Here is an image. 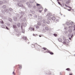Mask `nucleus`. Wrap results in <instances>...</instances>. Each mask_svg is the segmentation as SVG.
<instances>
[{"label": "nucleus", "mask_w": 75, "mask_h": 75, "mask_svg": "<svg viewBox=\"0 0 75 75\" xmlns=\"http://www.w3.org/2000/svg\"><path fill=\"white\" fill-rule=\"evenodd\" d=\"M63 43L64 44H66V42L65 41H64L63 42Z\"/></svg>", "instance_id": "52"}, {"label": "nucleus", "mask_w": 75, "mask_h": 75, "mask_svg": "<svg viewBox=\"0 0 75 75\" xmlns=\"http://www.w3.org/2000/svg\"><path fill=\"white\" fill-rule=\"evenodd\" d=\"M22 25H23V26L24 27H25L27 26V23H22Z\"/></svg>", "instance_id": "5"}, {"label": "nucleus", "mask_w": 75, "mask_h": 75, "mask_svg": "<svg viewBox=\"0 0 75 75\" xmlns=\"http://www.w3.org/2000/svg\"><path fill=\"white\" fill-rule=\"evenodd\" d=\"M66 24L67 25H70V23L68 22H67L66 23Z\"/></svg>", "instance_id": "23"}, {"label": "nucleus", "mask_w": 75, "mask_h": 75, "mask_svg": "<svg viewBox=\"0 0 75 75\" xmlns=\"http://www.w3.org/2000/svg\"><path fill=\"white\" fill-rule=\"evenodd\" d=\"M23 25H22V23H21V30H23Z\"/></svg>", "instance_id": "40"}, {"label": "nucleus", "mask_w": 75, "mask_h": 75, "mask_svg": "<svg viewBox=\"0 0 75 75\" xmlns=\"http://www.w3.org/2000/svg\"><path fill=\"white\" fill-rule=\"evenodd\" d=\"M17 26L18 27H20V26H21V23H18L17 24Z\"/></svg>", "instance_id": "9"}, {"label": "nucleus", "mask_w": 75, "mask_h": 75, "mask_svg": "<svg viewBox=\"0 0 75 75\" xmlns=\"http://www.w3.org/2000/svg\"><path fill=\"white\" fill-rule=\"evenodd\" d=\"M33 2H34V1H30V3H33Z\"/></svg>", "instance_id": "51"}, {"label": "nucleus", "mask_w": 75, "mask_h": 75, "mask_svg": "<svg viewBox=\"0 0 75 75\" xmlns=\"http://www.w3.org/2000/svg\"><path fill=\"white\" fill-rule=\"evenodd\" d=\"M13 74H14V75H16V73H14V71H13Z\"/></svg>", "instance_id": "56"}, {"label": "nucleus", "mask_w": 75, "mask_h": 75, "mask_svg": "<svg viewBox=\"0 0 75 75\" xmlns=\"http://www.w3.org/2000/svg\"><path fill=\"white\" fill-rule=\"evenodd\" d=\"M22 20H23V21H26V18H22Z\"/></svg>", "instance_id": "20"}, {"label": "nucleus", "mask_w": 75, "mask_h": 75, "mask_svg": "<svg viewBox=\"0 0 75 75\" xmlns=\"http://www.w3.org/2000/svg\"><path fill=\"white\" fill-rule=\"evenodd\" d=\"M38 25H41V23L38 22Z\"/></svg>", "instance_id": "38"}, {"label": "nucleus", "mask_w": 75, "mask_h": 75, "mask_svg": "<svg viewBox=\"0 0 75 75\" xmlns=\"http://www.w3.org/2000/svg\"><path fill=\"white\" fill-rule=\"evenodd\" d=\"M69 75H72V74H69Z\"/></svg>", "instance_id": "64"}, {"label": "nucleus", "mask_w": 75, "mask_h": 75, "mask_svg": "<svg viewBox=\"0 0 75 75\" xmlns=\"http://www.w3.org/2000/svg\"><path fill=\"white\" fill-rule=\"evenodd\" d=\"M1 27L2 28H5V27H6V25H2L1 26Z\"/></svg>", "instance_id": "15"}, {"label": "nucleus", "mask_w": 75, "mask_h": 75, "mask_svg": "<svg viewBox=\"0 0 75 75\" xmlns=\"http://www.w3.org/2000/svg\"><path fill=\"white\" fill-rule=\"evenodd\" d=\"M46 23H47V24H49L50 23V21L48 20V21H47Z\"/></svg>", "instance_id": "34"}, {"label": "nucleus", "mask_w": 75, "mask_h": 75, "mask_svg": "<svg viewBox=\"0 0 75 75\" xmlns=\"http://www.w3.org/2000/svg\"><path fill=\"white\" fill-rule=\"evenodd\" d=\"M70 9H68L67 10H68V11H71V10Z\"/></svg>", "instance_id": "55"}, {"label": "nucleus", "mask_w": 75, "mask_h": 75, "mask_svg": "<svg viewBox=\"0 0 75 75\" xmlns=\"http://www.w3.org/2000/svg\"><path fill=\"white\" fill-rule=\"evenodd\" d=\"M74 29H73V31H74V33L75 34V25H74Z\"/></svg>", "instance_id": "25"}, {"label": "nucleus", "mask_w": 75, "mask_h": 75, "mask_svg": "<svg viewBox=\"0 0 75 75\" xmlns=\"http://www.w3.org/2000/svg\"><path fill=\"white\" fill-rule=\"evenodd\" d=\"M47 51H46V52H45V53L46 52H47V53H49V54H50L51 55H53L54 54V53L51 52H50V51L48 50L47 49Z\"/></svg>", "instance_id": "3"}, {"label": "nucleus", "mask_w": 75, "mask_h": 75, "mask_svg": "<svg viewBox=\"0 0 75 75\" xmlns=\"http://www.w3.org/2000/svg\"><path fill=\"white\" fill-rule=\"evenodd\" d=\"M58 40L59 42H62V40L61 38H58Z\"/></svg>", "instance_id": "8"}, {"label": "nucleus", "mask_w": 75, "mask_h": 75, "mask_svg": "<svg viewBox=\"0 0 75 75\" xmlns=\"http://www.w3.org/2000/svg\"><path fill=\"white\" fill-rule=\"evenodd\" d=\"M68 35V37H71V35H70V34H69Z\"/></svg>", "instance_id": "48"}, {"label": "nucleus", "mask_w": 75, "mask_h": 75, "mask_svg": "<svg viewBox=\"0 0 75 75\" xmlns=\"http://www.w3.org/2000/svg\"><path fill=\"white\" fill-rule=\"evenodd\" d=\"M21 32L22 33H25V30L24 29H22Z\"/></svg>", "instance_id": "21"}, {"label": "nucleus", "mask_w": 75, "mask_h": 75, "mask_svg": "<svg viewBox=\"0 0 75 75\" xmlns=\"http://www.w3.org/2000/svg\"><path fill=\"white\" fill-rule=\"evenodd\" d=\"M47 16H52V14H51V13H49L47 14Z\"/></svg>", "instance_id": "18"}, {"label": "nucleus", "mask_w": 75, "mask_h": 75, "mask_svg": "<svg viewBox=\"0 0 75 75\" xmlns=\"http://www.w3.org/2000/svg\"><path fill=\"white\" fill-rule=\"evenodd\" d=\"M33 10H35V8H36V6H34L33 7Z\"/></svg>", "instance_id": "28"}, {"label": "nucleus", "mask_w": 75, "mask_h": 75, "mask_svg": "<svg viewBox=\"0 0 75 75\" xmlns=\"http://www.w3.org/2000/svg\"><path fill=\"white\" fill-rule=\"evenodd\" d=\"M43 22L44 23H46V21H45V19L43 20Z\"/></svg>", "instance_id": "31"}, {"label": "nucleus", "mask_w": 75, "mask_h": 75, "mask_svg": "<svg viewBox=\"0 0 75 75\" xmlns=\"http://www.w3.org/2000/svg\"><path fill=\"white\" fill-rule=\"evenodd\" d=\"M16 17H18L19 16V14H18V13H17L16 14Z\"/></svg>", "instance_id": "43"}, {"label": "nucleus", "mask_w": 75, "mask_h": 75, "mask_svg": "<svg viewBox=\"0 0 75 75\" xmlns=\"http://www.w3.org/2000/svg\"><path fill=\"white\" fill-rule=\"evenodd\" d=\"M4 11L6 13H8V9H5Z\"/></svg>", "instance_id": "17"}, {"label": "nucleus", "mask_w": 75, "mask_h": 75, "mask_svg": "<svg viewBox=\"0 0 75 75\" xmlns=\"http://www.w3.org/2000/svg\"><path fill=\"white\" fill-rule=\"evenodd\" d=\"M22 17H23V16H21L20 17V18H22Z\"/></svg>", "instance_id": "57"}, {"label": "nucleus", "mask_w": 75, "mask_h": 75, "mask_svg": "<svg viewBox=\"0 0 75 75\" xmlns=\"http://www.w3.org/2000/svg\"><path fill=\"white\" fill-rule=\"evenodd\" d=\"M69 28H72V26H69Z\"/></svg>", "instance_id": "53"}, {"label": "nucleus", "mask_w": 75, "mask_h": 75, "mask_svg": "<svg viewBox=\"0 0 75 75\" xmlns=\"http://www.w3.org/2000/svg\"><path fill=\"white\" fill-rule=\"evenodd\" d=\"M42 11H41V10H39V12H40V13H41Z\"/></svg>", "instance_id": "60"}, {"label": "nucleus", "mask_w": 75, "mask_h": 75, "mask_svg": "<svg viewBox=\"0 0 75 75\" xmlns=\"http://www.w3.org/2000/svg\"><path fill=\"white\" fill-rule=\"evenodd\" d=\"M18 6L19 7H23V8H24V7L23 6V2L21 1H20V2H19L17 4Z\"/></svg>", "instance_id": "1"}, {"label": "nucleus", "mask_w": 75, "mask_h": 75, "mask_svg": "<svg viewBox=\"0 0 75 75\" xmlns=\"http://www.w3.org/2000/svg\"><path fill=\"white\" fill-rule=\"evenodd\" d=\"M39 26H38V25H36V28H37V29H38V28H39Z\"/></svg>", "instance_id": "33"}, {"label": "nucleus", "mask_w": 75, "mask_h": 75, "mask_svg": "<svg viewBox=\"0 0 75 75\" xmlns=\"http://www.w3.org/2000/svg\"><path fill=\"white\" fill-rule=\"evenodd\" d=\"M50 18V20H53V21L55 20V17L54 16H53L52 18Z\"/></svg>", "instance_id": "6"}, {"label": "nucleus", "mask_w": 75, "mask_h": 75, "mask_svg": "<svg viewBox=\"0 0 75 75\" xmlns=\"http://www.w3.org/2000/svg\"><path fill=\"white\" fill-rule=\"evenodd\" d=\"M6 28L7 30H9V29L8 28L7 26H6Z\"/></svg>", "instance_id": "46"}, {"label": "nucleus", "mask_w": 75, "mask_h": 75, "mask_svg": "<svg viewBox=\"0 0 75 75\" xmlns=\"http://www.w3.org/2000/svg\"><path fill=\"white\" fill-rule=\"evenodd\" d=\"M8 20L10 22H12L13 21V20H12V19L10 18H8Z\"/></svg>", "instance_id": "11"}, {"label": "nucleus", "mask_w": 75, "mask_h": 75, "mask_svg": "<svg viewBox=\"0 0 75 75\" xmlns=\"http://www.w3.org/2000/svg\"><path fill=\"white\" fill-rule=\"evenodd\" d=\"M53 35H54V36H55V37H57V34L55 33H54L53 34Z\"/></svg>", "instance_id": "39"}, {"label": "nucleus", "mask_w": 75, "mask_h": 75, "mask_svg": "<svg viewBox=\"0 0 75 75\" xmlns=\"http://www.w3.org/2000/svg\"><path fill=\"white\" fill-rule=\"evenodd\" d=\"M31 47H32V48H34V47H35V45L34 44H32L31 45Z\"/></svg>", "instance_id": "32"}, {"label": "nucleus", "mask_w": 75, "mask_h": 75, "mask_svg": "<svg viewBox=\"0 0 75 75\" xmlns=\"http://www.w3.org/2000/svg\"><path fill=\"white\" fill-rule=\"evenodd\" d=\"M37 18V16L35 14H34L33 16V18Z\"/></svg>", "instance_id": "10"}, {"label": "nucleus", "mask_w": 75, "mask_h": 75, "mask_svg": "<svg viewBox=\"0 0 75 75\" xmlns=\"http://www.w3.org/2000/svg\"><path fill=\"white\" fill-rule=\"evenodd\" d=\"M73 35H70L71 37V38H72L73 37Z\"/></svg>", "instance_id": "49"}, {"label": "nucleus", "mask_w": 75, "mask_h": 75, "mask_svg": "<svg viewBox=\"0 0 75 75\" xmlns=\"http://www.w3.org/2000/svg\"><path fill=\"white\" fill-rule=\"evenodd\" d=\"M67 7H68L69 8H70V9H71L72 8H71V7L70 6H67Z\"/></svg>", "instance_id": "45"}, {"label": "nucleus", "mask_w": 75, "mask_h": 75, "mask_svg": "<svg viewBox=\"0 0 75 75\" xmlns=\"http://www.w3.org/2000/svg\"><path fill=\"white\" fill-rule=\"evenodd\" d=\"M17 28V26H16V25H13V28Z\"/></svg>", "instance_id": "14"}, {"label": "nucleus", "mask_w": 75, "mask_h": 75, "mask_svg": "<svg viewBox=\"0 0 75 75\" xmlns=\"http://www.w3.org/2000/svg\"><path fill=\"white\" fill-rule=\"evenodd\" d=\"M26 4L28 6V7H29V8H30V7H33V5L31 4H30L28 2L26 3Z\"/></svg>", "instance_id": "4"}, {"label": "nucleus", "mask_w": 75, "mask_h": 75, "mask_svg": "<svg viewBox=\"0 0 75 75\" xmlns=\"http://www.w3.org/2000/svg\"><path fill=\"white\" fill-rule=\"evenodd\" d=\"M56 21H57V22H58L59 21V20L58 19H57L56 20Z\"/></svg>", "instance_id": "59"}, {"label": "nucleus", "mask_w": 75, "mask_h": 75, "mask_svg": "<svg viewBox=\"0 0 75 75\" xmlns=\"http://www.w3.org/2000/svg\"><path fill=\"white\" fill-rule=\"evenodd\" d=\"M72 29H70L69 30V33H72Z\"/></svg>", "instance_id": "27"}, {"label": "nucleus", "mask_w": 75, "mask_h": 75, "mask_svg": "<svg viewBox=\"0 0 75 75\" xmlns=\"http://www.w3.org/2000/svg\"><path fill=\"white\" fill-rule=\"evenodd\" d=\"M42 19V17L41 16H39L38 17V20H41Z\"/></svg>", "instance_id": "19"}, {"label": "nucleus", "mask_w": 75, "mask_h": 75, "mask_svg": "<svg viewBox=\"0 0 75 75\" xmlns=\"http://www.w3.org/2000/svg\"><path fill=\"white\" fill-rule=\"evenodd\" d=\"M58 4H59V5H60V6H61V3L60 2H58Z\"/></svg>", "instance_id": "54"}, {"label": "nucleus", "mask_w": 75, "mask_h": 75, "mask_svg": "<svg viewBox=\"0 0 75 75\" xmlns=\"http://www.w3.org/2000/svg\"><path fill=\"white\" fill-rule=\"evenodd\" d=\"M9 10L10 11H11V12L13 11V9L12 8H9Z\"/></svg>", "instance_id": "13"}, {"label": "nucleus", "mask_w": 75, "mask_h": 75, "mask_svg": "<svg viewBox=\"0 0 75 75\" xmlns=\"http://www.w3.org/2000/svg\"><path fill=\"white\" fill-rule=\"evenodd\" d=\"M39 8H42V6L40 5V6H39Z\"/></svg>", "instance_id": "35"}, {"label": "nucleus", "mask_w": 75, "mask_h": 75, "mask_svg": "<svg viewBox=\"0 0 75 75\" xmlns=\"http://www.w3.org/2000/svg\"><path fill=\"white\" fill-rule=\"evenodd\" d=\"M40 5H41L40 4H37V3L36 4L37 6H40Z\"/></svg>", "instance_id": "42"}, {"label": "nucleus", "mask_w": 75, "mask_h": 75, "mask_svg": "<svg viewBox=\"0 0 75 75\" xmlns=\"http://www.w3.org/2000/svg\"><path fill=\"white\" fill-rule=\"evenodd\" d=\"M70 25H73L74 24V22H71L70 23Z\"/></svg>", "instance_id": "16"}, {"label": "nucleus", "mask_w": 75, "mask_h": 75, "mask_svg": "<svg viewBox=\"0 0 75 75\" xmlns=\"http://www.w3.org/2000/svg\"><path fill=\"white\" fill-rule=\"evenodd\" d=\"M19 66V67L20 69H21L22 67H21V65H20V64L18 65Z\"/></svg>", "instance_id": "30"}, {"label": "nucleus", "mask_w": 75, "mask_h": 75, "mask_svg": "<svg viewBox=\"0 0 75 75\" xmlns=\"http://www.w3.org/2000/svg\"><path fill=\"white\" fill-rule=\"evenodd\" d=\"M2 8H6V6L5 5H4L2 7Z\"/></svg>", "instance_id": "22"}, {"label": "nucleus", "mask_w": 75, "mask_h": 75, "mask_svg": "<svg viewBox=\"0 0 75 75\" xmlns=\"http://www.w3.org/2000/svg\"><path fill=\"white\" fill-rule=\"evenodd\" d=\"M66 42L67 43H68V42H69V40L68 39L66 40Z\"/></svg>", "instance_id": "36"}, {"label": "nucleus", "mask_w": 75, "mask_h": 75, "mask_svg": "<svg viewBox=\"0 0 75 75\" xmlns=\"http://www.w3.org/2000/svg\"><path fill=\"white\" fill-rule=\"evenodd\" d=\"M69 39L70 40H71V38L69 37Z\"/></svg>", "instance_id": "61"}, {"label": "nucleus", "mask_w": 75, "mask_h": 75, "mask_svg": "<svg viewBox=\"0 0 75 75\" xmlns=\"http://www.w3.org/2000/svg\"><path fill=\"white\" fill-rule=\"evenodd\" d=\"M29 29L30 30H33V31L34 30V28H33L30 27L29 28Z\"/></svg>", "instance_id": "12"}, {"label": "nucleus", "mask_w": 75, "mask_h": 75, "mask_svg": "<svg viewBox=\"0 0 75 75\" xmlns=\"http://www.w3.org/2000/svg\"><path fill=\"white\" fill-rule=\"evenodd\" d=\"M47 11V9H46V8H45V9L44 11L45 12H46Z\"/></svg>", "instance_id": "47"}, {"label": "nucleus", "mask_w": 75, "mask_h": 75, "mask_svg": "<svg viewBox=\"0 0 75 75\" xmlns=\"http://www.w3.org/2000/svg\"><path fill=\"white\" fill-rule=\"evenodd\" d=\"M7 25H8V26H9L10 25V24H7Z\"/></svg>", "instance_id": "63"}, {"label": "nucleus", "mask_w": 75, "mask_h": 75, "mask_svg": "<svg viewBox=\"0 0 75 75\" xmlns=\"http://www.w3.org/2000/svg\"><path fill=\"white\" fill-rule=\"evenodd\" d=\"M66 70H67V71H70V69L69 68H67V69H66Z\"/></svg>", "instance_id": "37"}, {"label": "nucleus", "mask_w": 75, "mask_h": 75, "mask_svg": "<svg viewBox=\"0 0 75 75\" xmlns=\"http://www.w3.org/2000/svg\"><path fill=\"white\" fill-rule=\"evenodd\" d=\"M13 19L14 21H17V18L16 16H14V17H13Z\"/></svg>", "instance_id": "7"}, {"label": "nucleus", "mask_w": 75, "mask_h": 75, "mask_svg": "<svg viewBox=\"0 0 75 75\" xmlns=\"http://www.w3.org/2000/svg\"><path fill=\"white\" fill-rule=\"evenodd\" d=\"M3 4V2L2 1H0V5H2Z\"/></svg>", "instance_id": "24"}, {"label": "nucleus", "mask_w": 75, "mask_h": 75, "mask_svg": "<svg viewBox=\"0 0 75 75\" xmlns=\"http://www.w3.org/2000/svg\"><path fill=\"white\" fill-rule=\"evenodd\" d=\"M4 3H7V1H6V0H5L4 1Z\"/></svg>", "instance_id": "50"}, {"label": "nucleus", "mask_w": 75, "mask_h": 75, "mask_svg": "<svg viewBox=\"0 0 75 75\" xmlns=\"http://www.w3.org/2000/svg\"><path fill=\"white\" fill-rule=\"evenodd\" d=\"M0 16L1 17H2V16H3L2 15V14H0Z\"/></svg>", "instance_id": "58"}, {"label": "nucleus", "mask_w": 75, "mask_h": 75, "mask_svg": "<svg viewBox=\"0 0 75 75\" xmlns=\"http://www.w3.org/2000/svg\"><path fill=\"white\" fill-rule=\"evenodd\" d=\"M18 35H21V34L20 33H19L18 34Z\"/></svg>", "instance_id": "62"}, {"label": "nucleus", "mask_w": 75, "mask_h": 75, "mask_svg": "<svg viewBox=\"0 0 75 75\" xmlns=\"http://www.w3.org/2000/svg\"><path fill=\"white\" fill-rule=\"evenodd\" d=\"M64 4L62 3V4H61L60 6H61V7H64Z\"/></svg>", "instance_id": "29"}, {"label": "nucleus", "mask_w": 75, "mask_h": 75, "mask_svg": "<svg viewBox=\"0 0 75 75\" xmlns=\"http://www.w3.org/2000/svg\"><path fill=\"white\" fill-rule=\"evenodd\" d=\"M43 49L44 50H47V48L45 47H43ZM46 51H47V50Z\"/></svg>", "instance_id": "41"}, {"label": "nucleus", "mask_w": 75, "mask_h": 75, "mask_svg": "<svg viewBox=\"0 0 75 75\" xmlns=\"http://www.w3.org/2000/svg\"><path fill=\"white\" fill-rule=\"evenodd\" d=\"M23 40H24L28 44H29V43H30L29 42V40H28L27 39V37L23 36Z\"/></svg>", "instance_id": "2"}, {"label": "nucleus", "mask_w": 75, "mask_h": 75, "mask_svg": "<svg viewBox=\"0 0 75 75\" xmlns=\"http://www.w3.org/2000/svg\"><path fill=\"white\" fill-rule=\"evenodd\" d=\"M66 4H68V3H69V1H67L66 2Z\"/></svg>", "instance_id": "44"}, {"label": "nucleus", "mask_w": 75, "mask_h": 75, "mask_svg": "<svg viewBox=\"0 0 75 75\" xmlns=\"http://www.w3.org/2000/svg\"><path fill=\"white\" fill-rule=\"evenodd\" d=\"M0 24H4V22H3V21H0Z\"/></svg>", "instance_id": "26"}]
</instances>
